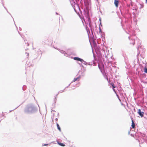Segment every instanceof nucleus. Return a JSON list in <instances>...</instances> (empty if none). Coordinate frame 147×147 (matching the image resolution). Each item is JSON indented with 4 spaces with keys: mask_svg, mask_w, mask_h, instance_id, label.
<instances>
[{
    "mask_svg": "<svg viewBox=\"0 0 147 147\" xmlns=\"http://www.w3.org/2000/svg\"><path fill=\"white\" fill-rule=\"evenodd\" d=\"M37 111L36 108L34 105L30 104L26 105L24 110V113L27 114H31L34 113Z\"/></svg>",
    "mask_w": 147,
    "mask_h": 147,
    "instance_id": "obj_1",
    "label": "nucleus"
},
{
    "mask_svg": "<svg viewBox=\"0 0 147 147\" xmlns=\"http://www.w3.org/2000/svg\"><path fill=\"white\" fill-rule=\"evenodd\" d=\"M54 48L55 49L59 51L61 53L63 54L65 56L68 57L70 58L74 59V54L73 53L74 51L72 48L68 49L67 50V53H66L65 51L59 49L57 48Z\"/></svg>",
    "mask_w": 147,
    "mask_h": 147,
    "instance_id": "obj_2",
    "label": "nucleus"
},
{
    "mask_svg": "<svg viewBox=\"0 0 147 147\" xmlns=\"http://www.w3.org/2000/svg\"><path fill=\"white\" fill-rule=\"evenodd\" d=\"M138 113L141 117H142L143 116L144 113L143 112H142L140 109H138Z\"/></svg>",
    "mask_w": 147,
    "mask_h": 147,
    "instance_id": "obj_3",
    "label": "nucleus"
},
{
    "mask_svg": "<svg viewBox=\"0 0 147 147\" xmlns=\"http://www.w3.org/2000/svg\"><path fill=\"white\" fill-rule=\"evenodd\" d=\"M73 82H74V80L72 81V82L70 83L69 84V85L67 86L66 87H65V88L63 90H60L59 91V93H62V92H64V91L65 90V89L67 88H68L70 85V84L72 83Z\"/></svg>",
    "mask_w": 147,
    "mask_h": 147,
    "instance_id": "obj_4",
    "label": "nucleus"
},
{
    "mask_svg": "<svg viewBox=\"0 0 147 147\" xmlns=\"http://www.w3.org/2000/svg\"><path fill=\"white\" fill-rule=\"evenodd\" d=\"M74 60H76L78 61H80L81 62H82V61H84L83 59L80 58L78 57H74Z\"/></svg>",
    "mask_w": 147,
    "mask_h": 147,
    "instance_id": "obj_5",
    "label": "nucleus"
},
{
    "mask_svg": "<svg viewBox=\"0 0 147 147\" xmlns=\"http://www.w3.org/2000/svg\"><path fill=\"white\" fill-rule=\"evenodd\" d=\"M37 52L38 55L40 56V58L41 57L42 52L40 49H39L37 51Z\"/></svg>",
    "mask_w": 147,
    "mask_h": 147,
    "instance_id": "obj_6",
    "label": "nucleus"
},
{
    "mask_svg": "<svg viewBox=\"0 0 147 147\" xmlns=\"http://www.w3.org/2000/svg\"><path fill=\"white\" fill-rule=\"evenodd\" d=\"M119 3V1L117 0H115L114 4L115 5V6L116 7H118V4Z\"/></svg>",
    "mask_w": 147,
    "mask_h": 147,
    "instance_id": "obj_7",
    "label": "nucleus"
},
{
    "mask_svg": "<svg viewBox=\"0 0 147 147\" xmlns=\"http://www.w3.org/2000/svg\"><path fill=\"white\" fill-rule=\"evenodd\" d=\"M131 126H132V128H134L135 127V124L133 121V120H132V125H131Z\"/></svg>",
    "mask_w": 147,
    "mask_h": 147,
    "instance_id": "obj_8",
    "label": "nucleus"
},
{
    "mask_svg": "<svg viewBox=\"0 0 147 147\" xmlns=\"http://www.w3.org/2000/svg\"><path fill=\"white\" fill-rule=\"evenodd\" d=\"M26 64H27V65L28 67H30V66H33V65L30 63V62H27L26 63Z\"/></svg>",
    "mask_w": 147,
    "mask_h": 147,
    "instance_id": "obj_9",
    "label": "nucleus"
},
{
    "mask_svg": "<svg viewBox=\"0 0 147 147\" xmlns=\"http://www.w3.org/2000/svg\"><path fill=\"white\" fill-rule=\"evenodd\" d=\"M2 4L3 6V7H4V8H5V9H6V10L7 11V12L8 13H9V14L11 16V17H12V16H11V14L10 13H9V12H8V10H7V8H6L4 6V5L3 3H2Z\"/></svg>",
    "mask_w": 147,
    "mask_h": 147,
    "instance_id": "obj_10",
    "label": "nucleus"
},
{
    "mask_svg": "<svg viewBox=\"0 0 147 147\" xmlns=\"http://www.w3.org/2000/svg\"><path fill=\"white\" fill-rule=\"evenodd\" d=\"M4 119V115L2 114H0V119Z\"/></svg>",
    "mask_w": 147,
    "mask_h": 147,
    "instance_id": "obj_11",
    "label": "nucleus"
},
{
    "mask_svg": "<svg viewBox=\"0 0 147 147\" xmlns=\"http://www.w3.org/2000/svg\"><path fill=\"white\" fill-rule=\"evenodd\" d=\"M57 100V97H56V96H55V98L54 99V104H55Z\"/></svg>",
    "mask_w": 147,
    "mask_h": 147,
    "instance_id": "obj_12",
    "label": "nucleus"
},
{
    "mask_svg": "<svg viewBox=\"0 0 147 147\" xmlns=\"http://www.w3.org/2000/svg\"><path fill=\"white\" fill-rule=\"evenodd\" d=\"M26 85H24L22 87V90H26Z\"/></svg>",
    "mask_w": 147,
    "mask_h": 147,
    "instance_id": "obj_13",
    "label": "nucleus"
},
{
    "mask_svg": "<svg viewBox=\"0 0 147 147\" xmlns=\"http://www.w3.org/2000/svg\"><path fill=\"white\" fill-rule=\"evenodd\" d=\"M80 77H77L76 78L74 79V82H75L77 80L79 81L80 80Z\"/></svg>",
    "mask_w": 147,
    "mask_h": 147,
    "instance_id": "obj_14",
    "label": "nucleus"
},
{
    "mask_svg": "<svg viewBox=\"0 0 147 147\" xmlns=\"http://www.w3.org/2000/svg\"><path fill=\"white\" fill-rule=\"evenodd\" d=\"M57 126L58 129L59 130V131H61V129L59 127V124L58 123H57Z\"/></svg>",
    "mask_w": 147,
    "mask_h": 147,
    "instance_id": "obj_15",
    "label": "nucleus"
},
{
    "mask_svg": "<svg viewBox=\"0 0 147 147\" xmlns=\"http://www.w3.org/2000/svg\"><path fill=\"white\" fill-rule=\"evenodd\" d=\"M111 85L113 87V88L114 89V88H115V86L114 84L113 83H111ZM113 90H114V89H113Z\"/></svg>",
    "mask_w": 147,
    "mask_h": 147,
    "instance_id": "obj_16",
    "label": "nucleus"
},
{
    "mask_svg": "<svg viewBox=\"0 0 147 147\" xmlns=\"http://www.w3.org/2000/svg\"><path fill=\"white\" fill-rule=\"evenodd\" d=\"M144 72L146 73L147 74V67H145L144 69Z\"/></svg>",
    "mask_w": 147,
    "mask_h": 147,
    "instance_id": "obj_17",
    "label": "nucleus"
},
{
    "mask_svg": "<svg viewBox=\"0 0 147 147\" xmlns=\"http://www.w3.org/2000/svg\"><path fill=\"white\" fill-rule=\"evenodd\" d=\"M59 145L62 146H65V145L64 144L62 143H59Z\"/></svg>",
    "mask_w": 147,
    "mask_h": 147,
    "instance_id": "obj_18",
    "label": "nucleus"
},
{
    "mask_svg": "<svg viewBox=\"0 0 147 147\" xmlns=\"http://www.w3.org/2000/svg\"><path fill=\"white\" fill-rule=\"evenodd\" d=\"M69 1L70 2L71 4H73L74 0H69Z\"/></svg>",
    "mask_w": 147,
    "mask_h": 147,
    "instance_id": "obj_19",
    "label": "nucleus"
},
{
    "mask_svg": "<svg viewBox=\"0 0 147 147\" xmlns=\"http://www.w3.org/2000/svg\"><path fill=\"white\" fill-rule=\"evenodd\" d=\"M52 42L51 41H50V42L49 43H48V45H52Z\"/></svg>",
    "mask_w": 147,
    "mask_h": 147,
    "instance_id": "obj_20",
    "label": "nucleus"
},
{
    "mask_svg": "<svg viewBox=\"0 0 147 147\" xmlns=\"http://www.w3.org/2000/svg\"><path fill=\"white\" fill-rule=\"evenodd\" d=\"M18 32L19 34H20V35L22 37V38H23V37H22V35L20 34V32L18 31Z\"/></svg>",
    "mask_w": 147,
    "mask_h": 147,
    "instance_id": "obj_21",
    "label": "nucleus"
},
{
    "mask_svg": "<svg viewBox=\"0 0 147 147\" xmlns=\"http://www.w3.org/2000/svg\"><path fill=\"white\" fill-rule=\"evenodd\" d=\"M59 92H58L56 95L55 96H56V97H57V96L58 95V94H59Z\"/></svg>",
    "mask_w": 147,
    "mask_h": 147,
    "instance_id": "obj_22",
    "label": "nucleus"
},
{
    "mask_svg": "<svg viewBox=\"0 0 147 147\" xmlns=\"http://www.w3.org/2000/svg\"><path fill=\"white\" fill-rule=\"evenodd\" d=\"M55 119V120L58 119L57 118H54L53 117V119Z\"/></svg>",
    "mask_w": 147,
    "mask_h": 147,
    "instance_id": "obj_23",
    "label": "nucleus"
},
{
    "mask_svg": "<svg viewBox=\"0 0 147 147\" xmlns=\"http://www.w3.org/2000/svg\"><path fill=\"white\" fill-rule=\"evenodd\" d=\"M19 30H20L21 31V30H22V29L20 27H19Z\"/></svg>",
    "mask_w": 147,
    "mask_h": 147,
    "instance_id": "obj_24",
    "label": "nucleus"
},
{
    "mask_svg": "<svg viewBox=\"0 0 147 147\" xmlns=\"http://www.w3.org/2000/svg\"><path fill=\"white\" fill-rule=\"evenodd\" d=\"M55 104H54V103H53V104H52L53 106L55 107Z\"/></svg>",
    "mask_w": 147,
    "mask_h": 147,
    "instance_id": "obj_25",
    "label": "nucleus"
},
{
    "mask_svg": "<svg viewBox=\"0 0 147 147\" xmlns=\"http://www.w3.org/2000/svg\"><path fill=\"white\" fill-rule=\"evenodd\" d=\"M48 145V144H44V145H43V146H47Z\"/></svg>",
    "mask_w": 147,
    "mask_h": 147,
    "instance_id": "obj_26",
    "label": "nucleus"
},
{
    "mask_svg": "<svg viewBox=\"0 0 147 147\" xmlns=\"http://www.w3.org/2000/svg\"><path fill=\"white\" fill-rule=\"evenodd\" d=\"M55 13L57 15H59V13H57V12H56Z\"/></svg>",
    "mask_w": 147,
    "mask_h": 147,
    "instance_id": "obj_27",
    "label": "nucleus"
},
{
    "mask_svg": "<svg viewBox=\"0 0 147 147\" xmlns=\"http://www.w3.org/2000/svg\"><path fill=\"white\" fill-rule=\"evenodd\" d=\"M26 54H27V56H28V55H29V53H26Z\"/></svg>",
    "mask_w": 147,
    "mask_h": 147,
    "instance_id": "obj_28",
    "label": "nucleus"
},
{
    "mask_svg": "<svg viewBox=\"0 0 147 147\" xmlns=\"http://www.w3.org/2000/svg\"><path fill=\"white\" fill-rule=\"evenodd\" d=\"M19 106H18V107H16V108L15 109H14L12 111H13L14 110H15L16 109V108H17L18 107H19Z\"/></svg>",
    "mask_w": 147,
    "mask_h": 147,
    "instance_id": "obj_29",
    "label": "nucleus"
},
{
    "mask_svg": "<svg viewBox=\"0 0 147 147\" xmlns=\"http://www.w3.org/2000/svg\"><path fill=\"white\" fill-rule=\"evenodd\" d=\"M29 45V44L28 43H27V46H28Z\"/></svg>",
    "mask_w": 147,
    "mask_h": 147,
    "instance_id": "obj_30",
    "label": "nucleus"
},
{
    "mask_svg": "<svg viewBox=\"0 0 147 147\" xmlns=\"http://www.w3.org/2000/svg\"><path fill=\"white\" fill-rule=\"evenodd\" d=\"M12 111V110L9 111V112H11V111Z\"/></svg>",
    "mask_w": 147,
    "mask_h": 147,
    "instance_id": "obj_31",
    "label": "nucleus"
},
{
    "mask_svg": "<svg viewBox=\"0 0 147 147\" xmlns=\"http://www.w3.org/2000/svg\"><path fill=\"white\" fill-rule=\"evenodd\" d=\"M45 107H46V105H45Z\"/></svg>",
    "mask_w": 147,
    "mask_h": 147,
    "instance_id": "obj_32",
    "label": "nucleus"
},
{
    "mask_svg": "<svg viewBox=\"0 0 147 147\" xmlns=\"http://www.w3.org/2000/svg\"><path fill=\"white\" fill-rule=\"evenodd\" d=\"M57 114H58V115H59V113H58Z\"/></svg>",
    "mask_w": 147,
    "mask_h": 147,
    "instance_id": "obj_33",
    "label": "nucleus"
},
{
    "mask_svg": "<svg viewBox=\"0 0 147 147\" xmlns=\"http://www.w3.org/2000/svg\"><path fill=\"white\" fill-rule=\"evenodd\" d=\"M74 9L75 11H76V10H75V9Z\"/></svg>",
    "mask_w": 147,
    "mask_h": 147,
    "instance_id": "obj_34",
    "label": "nucleus"
}]
</instances>
